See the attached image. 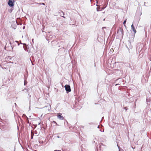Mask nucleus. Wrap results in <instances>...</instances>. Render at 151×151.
<instances>
[{
	"label": "nucleus",
	"mask_w": 151,
	"mask_h": 151,
	"mask_svg": "<svg viewBox=\"0 0 151 151\" xmlns=\"http://www.w3.org/2000/svg\"><path fill=\"white\" fill-rule=\"evenodd\" d=\"M145 2H144V5H145Z\"/></svg>",
	"instance_id": "obj_48"
},
{
	"label": "nucleus",
	"mask_w": 151,
	"mask_h": 151,
	"mask_svg": "<svg viewBox=\"0 0 151 151\" xmlns=\"http://www.w3.org/2000/svg\"><path fill=\"white\" fill-rule=\"evenodd\" d=\"M61 134L60 133H57L56 135V137L58 138H62L61 136H60L59 135Z\"/></svg>",
	"instance_id": "obj_19"
},
{
	"label": "nucleus",
	"mask_w": 151,
	"mask_h": 151,
	"mask_svg": "<svg viewBox=\"0 0 151 151\" xmlns=\"http://www.w3.org/2000/svg\"><path fill=\"white\" fill-rule=\"evenodd\" d=\"M14 151H15V147H14Z\"/></svg>",
	"instance_id": "obj_41"
},
{
	"label": "nucleus",
	"mask_w": 151,
	"mask_h": 151,
	"mask_svg": "<svg viewBox=\"0 0 151 151\" xmlns=\"http://www.w3.org/2000/svg\"><path fill=\"white\" fill-rule=\"evenodd\" d=\"M35 4H38V5H43L45 6V4L44 3H35Z\"/></svg>",
	"instance_id": "obj_16"
},
{
	"label": "nucleus",
	"mask_w": 151,
	"mask_h": 151,
	"mask_svg": "<svg viewBox=\"0 0 151 151\" xmlns=\"http://www.w3.org/2000/svg\"><path fill=\"white\" fill-rule=\"evenodd\" d=\"M53 123L55 124H57V123L55 121H53Z\"/></svg>",
	"instance_id": "obj_28"
},
{
	"label": "nucleus",
	"mask_w": 151,
	"mask_h": 151,
	"mask_svg": "<svg viewBox=\"0 0 151 151\" xmlns=\"http://www.w3.org/2000/svg\"><path fill=\"white\" fill-rule=\"evenodd\" d=\"M101 146H104V145L102 143H100L99 144V149H101Z\"/></svg>",
	"instance_id": "obj_20"
},
{
	"label": "nucleus",
	"mask_w": 151,
	"mask_h": 151,
	"mask_svg": "<svg viewBox=\"0 0 151 151\" xmlns=\"http://www.w3.org/2000/svg\"><path fill=\"white\" fill-rule=\"evenodd\" d=\"M119 84H116L115 85V86H117V85H119Z\"/></svg>",
	"instance_id": "obj_33"
},
{
	"label": "nucleus",
	"mask_w": 151,
	"mask_h": 151,
	"mask_svg": "<svg viewBox=\"0 0 151 151\" xmlns=\"http://www.w3.org/2000/svg\"><path fill=\"white\" fill-rule=\"evenodd\" d=\"M96 138L93 139V143H95L96 144H97V142H96Z\"/></svg>",
	"instance_id": "obj_22"
},
{
	"label": "nucleus",
	"mask_w": 151,
	"mask_h": 151,
	"mask_svg": "<svg viewBox=\"0 0 151 151\" xmlns=\"http://www.w3.org/2000/svg\"><path fill=\"white\" fill-rule=\"evenodd\" d=\"M116 72L117 73H119V75L122 76L123 74V71L122 70H121L118 69Z\"/></svg>",
	"instance_id": "obj_11"
},
{
	"label": "nucleus",
	"mask_w": 151,
	"mask_h": 151,
	"mask_svg": "<svg viewBox=\"0 0 151 151\" xmlns=\"http://www.w3.org/2000/svg\"><path fill=\"white\" fill-rule=\"evenodd\" d=\"M33 135H31V139H32L33 138Z\"/></svg>",
	"instance_id": "obj_31"
},
{
	"label": "nucleus",
	"mask_w": 151,
	"mask_h": 151,
	"mask_svg": "<svg viewBox=\"0 0 151 151\" xmlns=\"http://www.w3.org/2000/svg\"><path fill=\"white\" fill-rule=\"evenodd\" d=\"M143 46V45L140 43H138L136 47L137 50L138 52H140L142 49V47Z\"/></svg>",
	"instance_id": "obj_5"
},
{
	"label": "nucleus",
	"mask_w": 151,
	"mask_h": 151,
	"mask_svg": "<svg viewBox=\"0 0 151 151\" xmlns=\"http://www.w3.org/2000/svg\"><path fill=\"white\" fill-rule=\"evenodd\" d=\"M96 149H97V151H98V147H97V146H96Z\"/></svg>",
	"instance_id": "obj_35"
},
{
	"label": "nucleus",
	"mask_w": 151,
	"mask_h": 151,
	"mask_svg": "<svg viewBox=\"0 0 151 151\" xmlns=\"http://www.w3.org/2000/svg\"><path fill=\"white\" fill-rule=\"evenodd\" d=\"M1 120L2 121H1V122L2 123V124H1V125L2 126L5 125V121L4 120Z\"/></svg>",
	"instance_id": "obj_18"
},
{
	"label": "nucleus",
	"mask_w": 151,
	"mask_h": 151,
	"mask_svg": "<svg viewBox=\"0 0 151 151\" xmlns=\"http://www.w3.org/2000/svg\"><path fill=\"white\" fill-rule=\"evenodd\" d=\"M24 26L23 27V29H24Z\"/></svg>",
	"instance_id": "obj_47"
},
{
	"label": "nucleus",
	"mask_w": 151,
	"mask_h": 151,
	"mask_svg": "<svg viewBox=\"0 0 151 151\" xmlns=\"http://www.w3.org/2000/svg\"><path fill=\"white\" fill-rule=\"evenodd\" d=\"M100 131L101 132H102V131H101V130H100Z\"/></svg>",
	"instance_id": "obj_53"
},
{
	"label": "nucleus",
	"mask_w": 151,
	"mask_h": 151,
	"mask_svg": "<svg viewBox=\"0 0 151 151\" xmlns=\"http://www.w3.org/2000/svg\"><path fill=\"white\" fill-rule=\"evenodd\" d=\"M30 60H31V59H30ZM30 60L31 61V62H32V65H34V64L32 62V61L31 60Z\"/></svg>",
	"instance_id": "obj_34"
},
{
	"label": "nucleus",
	"mask_w": 151,
	"mask_h": 151,
	"mask_svg": "<svg viewBox=\"0 0 151 151\" xmlns=\"http://www.w3.org/2000/svg\"><path fill=\"white\" fill-rule=\"evenodd\" d=\"M58 47H64L63 42L61 41L60 42L58 45Z\"/></svg>",
	"instance_id": "obj_12"
},
{
	"label": "nucleus",
	"mask_w": 151,
	"mask_h": 151,
	"mask_svg": "<svg viewBox=\"0 0 151 151\" xmlns=\"http://www.w3.org/2000/svg\"><path fill=\"white\" fill-rule=\"evenodd\" d=\"M123 109L126 110L125 111H126L128 109L127 107H124Z\"/></svg>",
	"instance_id": "obj_24"
},
{
	"label": "nucleus",
	"mask_w": 151,
	"mask_h": 151,
	"mask_svg": "<svg viewBox=\"0 0 151 151\" xmlns=\"http://www.w3.org/2000/svg\"><path fill=\"white\" fill-rule=\"evenodd\" d=\"M9 59H11V58H10V57H9Z\"/></svg>",
	"instance_id": "obj_42"
},
{
	"label": "nucleus",
	"mask_w": 151,
	"mask_h": 151,
	"mask_svg": "<svg viewBox=\"0 0 151 151\" xmlns=\"http://www.w3.org/2000/svg\"><path fill=\"white\" fill-rule=\"evenodd\" d=\"M4 49H5V47H4Z\"/></svg>",
	"instance_id": "obj_51"
},
{
	"label": "nucleus",
	"mask_w": 151,
	"mask_h": 151,
	"mask_svg": "<svg viewBox=\"0 0 151 151\" xmlns=\"http://www.w3.org/2000/svg\"><path fill=\"white\" fill-rule=\"evenodd\" d=\"M52 45L53 47H54L56 46L59 44V43L56 41H53L52 42Z\"/></svg>",
	"instance_id": "obj_9"
},
{
	"label": "nucleus",
	"mask_w": 151,
	"mask_h": 151,
	"mask_svg": "<svg viewBox=\"0 0 151 151\" xmlns=\"http://www.w3.org/2000/svg\"><path fill=\"white\" fill-rule=\"evenodd\" d=\"M119 151H120L119 150Z\"/></svg>",
	"instance_id": "obj_54"
},
{
	"label": "nucleus",
	"mask_w": 151,
	"mask_h": 151,
	"mask_svg": "<svg viewBox=\"0 0 151 151\" xmlns=\"http://www.w3.org/2000/svg\"><path fill=\"white\" fill-rule=\"evenodd\" d=\"M98 127V128H99V126H98V127Z\"/></svg>",
	"instance_id": "obj_46"
},
{
	"label": "nucleus",
	"mask_w": 151,
	"mask_h": 151,
	"mask_svg": "<svg viewBox=\"0 0 151 151\" xmlns=\"http://www.w3.org/2000/svg\"><path fill=\"white\" fill-rule=\"evenodd\" d=\"M21 44L23 45V48L24 49V50L26 51V52H28V48L27 47V45L25 43H22V42L20 43Z\"/></svg>",
	"instance_id": "obj_8"
},
{
	"label": "nucleus",
	"mask_w": 151,
	"mask_h": 151,
	"mask_svg": "<svg viewBox=\"0 0 151 151\" xmlns=\"http://www.w3.org/2000/svg\"><path fill=\"white\" fill-rule=\"evenodd\" d=\"M15 42L17 43H18V41L17 40L15 41Z\"/></svg>",
	"instance_id": "obj_32"
},
{
	"label": "nucleus",
	"mask_w": 151,
	"mask_h": 151,
	"mask_svg": "<svg viewBox=\"0 0 151 151\" xmlns=\"http://www.w3.org/2000/svg\"><path fill=\"white\" fill-rule=\"evenodd\" d=\"M14 9V7H11V8L10 9H9L8 10V12H9L11 13Z\"/></svg>",
	"instance_id": "obj_17"
},
{
	"label": "nucleus",
	"mask_w": 151,
	"mask_h": 151,
	"mask_svg": "<svg viewBox=\"0 0 151 151\" xmlns=\"http://www.w3.org/2000/svg\"><path fill=\"white\" fill-rule=\"evenodd\" d=\"M9 44H10V45H11V46L12 47V43H11V42L10 40H9Z\"/></svg>",
	"instance_id": "obj_26"
},
{
	"label": "nucleus",
	"mask_w": 151,
	"mask_h": 151,
	"mask_svg": "<svg viewBox=\"0 0 151 151\" xmlns=\"http://www.w3.org/2000/svg\"><path fill=\"white\" fill-rule=\"evenodd\" d=\"M61 13H62V14H61V15H62V14L63 15H64V13H63V12L62 11H61ZM61 16H62V17H63V16H62V15H61Z\"/></svg>",
	"instance_id": "obj_27"
},
{
	"label": "nucleus",
	"mask_w": 151,
	"mask_h": 151,
	"mask_svg": "<svg viewBox=\"0 0 151 151\" xmlns=\"http://www.w3.org/2000/svg\"><path fill=\"white\" fill-rule=\"evenodd\" d=\"M87 40V38H86V40H85V41H86V40Z\"/></svg>",
	"instance_id": "obj_44"
},
{
	"label": "nucleus",
	"mask_w": 151,
	"mask_h": 151,
	"mask_svg": "<svg viewBox=\"0 0 151 151\" xmlns=\"http://www.w3.org/2000/svg\"><path fill=\"white\" fill-rule=\"evenodd\" d=\"M56 124L57 126H59V124H58L57 123V124Z\"/></svg>",
	"instance_id": "obj_38"
},
{
	"label": "nucleus",
	"mask_w": 151,
	"mask_h": 151,
	"mask_svg": "<svg viewBox=\"0 0 151 151\" xmlns=\"http://www.w3.org/2000/svg\"><path fill=\"white\" fill-rule=\"evenodd\" d=\"M26 92H27L28 93V95H29V98H30L31 97V95L29 93V91H28V90H27L26 91Z\"/></svg>",
	"instance_id": "obj_23"
},
{
	"label": "nucleus",
	"mask_w": 151,
	"mask_h": 151,
	"mask_svg": "<svg viewBox=\"0 0 151 151\" xmlns=\"http://www.w3.org/2000/svg\"><path fill=\"white\" fill-rule=\"evenodd\" d=\"M65 90L67 93H68L71 91L70 86L69 85L67 84L65 86Z\"/></svg>",
	"instance_id": "obj_6"
},
{
	"label": "nucleus",
	"mask_w": 151,
	"mask_h": 151,
	"mask_svg": "<svg viewBox=\"0 0 151 151\" xmlns=\"http://www.w3.org/2000/svg\"><path fill=\"white\" fill-rule=\"evenodd\" d=\"M146 100L147 101V99H146Z\"/></svg>",
	"instance_id": "obj_52"
},
{
	"label": "nucleus",
	"mask_w": 151,
	"mask_h": 151,
	"mask_svg": "<svg viewBox=\"0 0 151 151\" xmlns=\"http://www.w3.org/2000/svg\"><path fill=\"white\" fill-rule=\"evenodd\" d=\"M117 34H118V35L119 36V37H122L124 35L123 31L121 27H119L118 29Z\"/></svg>",
	"instance_id": "obj_1"
},
{
	"label": "nucleus",
	"mask_w": 151,
	"mask_h": 151,
	"mask_svg": "<svg viewBox=\"0 0 151 151\" xmlns=\"http://www.w3.org/2000/svg\"><path fill=\"white\" fill-rule=\"evenodd\" d=\"M96 5L97 6V7L96 8V10L97 11H102L106 7V6L102 7H101L100 6L98 7L97 5Z\"/></svg>",
	"instance_id": "obj_10"
},
{
	"label": "nucleus",
	"mask_w": 151,
	"mask_h": 151,
	"mask_svg": "<svg viewBox=\"0 0 151 151\" xmlns=\"http://www.w3.org/2000/svg\"><path fill=\"white\" fill-rule=\"evenodd\" d=\"M22 116L25 117L26 118V122L27 123H29V121L28 119V118L27 117L26 115L25 114H23Z\"/></svg>",
	"instance_id": "obj_15"
},
{
	"label": "nucleus",
	"mask_w": 151,
	"mask_h": 151,
	"mask_svg": "<svg viewBox=\"0 0 151 151\" xmlns=\"http://www.w3.org/2000/svg\"><path fill=\"white\" fill-rule=\"evenodd\" d=\"M58 117L60 120H63V116L61 115V114L60 113H59V114L57 116Z\"/></svg>",
	"instance_id": "obj_14"
},
{
	"label": "nucleus",
	"mask_w": 151,
	"mask_h": 151,
	"mask_svg": "<svg viewBox=\"0 0 151 151\" xmlns=\"http://www.w3.org/2000/svg\"><path fill=\"white\" fill-rule=\"evenodd\" d=\"M131 28L134 33V34L136 32V30L135 29L134 26L133 25V23L131 25Z\"/></svg>",
	"instance_id": "obj_13"
},
{
	"label": "nucleus",
	"mask_w": 151,
	"mask_h": 151,
	"mask_svg": "<svg viewBox=\"0 0 151 151\" xmlns=\"http://www.w3.org/2000/svg\"><path fill=\"white\" fill-rule=\"evenodd\" d=\"M40 124V123H38V124Z\"/></svg>",
	"instance_id": "obj_49"
},
{
	"label": "nucleus",
	"mask_w": 151,
	"mask_h": 151,
	"mask_svg": "<svg viewBox=\"0 0 151 151\" xmlns=\"http://www.w3.org/2000/svg\"><path fill=\"white\" fill-rule=\"evenodd\" d=\"M127 22V19H126L123 22V24L124 25V26H125L126 27V26L125 25V24H126V22Z\"/></svg>",
	"instance_id": "obj_21"
},
{
	"label": "nucleus",
	"mask_w": 151,
	"mask_h": 151,
	"mask_svg": "<svg viewBox=\"0 0 151 151\" xmlns=\"http://www.w3.org/2000/svg\"><path fill=\"white\" fill-rule=\"evenodd\" d=\"M14 104H15V105H16V103H14Z\"/></svg>",
	"instance_id": "obj_45"
},
{
	"label": "nucleus",
	"mask_w": 151,
	"mask_h": 151,
	"mask_svg": "<svg viewBox=\"0 0 151 151\" xmlns=\"http://www.w3.org/2000/svg\"><path fill=\"white\" fill-rule=\"evenodd\" d=\"M33 40H34V39H32V42L33 43H34V42H33Z\"/></svg>",
	"instance_id": "obj_40"
},
{
	"label": "nucleus",
	"mask_w": 151,
	"mask_h": 151,
	"mask_svg": "<svg viewBox=\"0 0 151 151\" xmlns=\"http://www.w3.org/2000/svg\"><path fill=\"white\" fill-rule=\"evenodd\" d=\"M27 81H25V80H24V86H25L26 84H27Z\"/></svg>",
	"instance_id": "obj_25"
},
{
	"label": "nucleus",
	"mask_w": 151,
	"mask_h": 151,
	"mask_svg": "<svg viewBox=\"0 0 151 151\" xmlns=\"http://www.w3.org/2000/svg\"><path fill=\"white\" fill-rule=\"evenodd\" d=\"M13 29H16V28L14 27V28H13Z\"/></svg>",
	"instance_id": "obj_43"
},
{
	"label": "nucleus",
	"mask_w": 151,
	"mask_h": 151,
	"mask_svg": "<svg viewBox=\"0 0 151 151\" xmlns=\"http://www.w3.org/2000/svg\"><path fill=\"white\" fill-rule=\"evenodd\" d=\"M131 43L132 42H128L127 45H126L127 48L128 49L129 51L130 49H132V46L131 45Z\"/></svg>",
	"instance_id": "obj_7"
},
{
	"label": "nucleus",
	"mask_w": 151,
	"mask_h": 151,
	"mask_svg": "<svg viewBox=\"0 0 151 151\" xmlns=\"http://www.w3.org/2000/svg\"><path fill=\"white\" fill-rule=\"evenodd\" d=\"M54 151H61L60 150H54Z\"/></svg>",
	"instance_id": "obj_30"
},
{
	"label": "nucleus",
	"mask_w": 151,
	"mask_h": 151,
	"mask_svg": "<svg viewBox=\"0 0 151 151\" xmlns=\"http://www.w3.org/2000/svg\"><path fill=\"white\" fill-rule=\"evenodd\" d=\"M12 51H13V47L12 46Z\"/></svg>",
	"instance_id": "obj_37"
},
{
	"label": "nucleus",
	"mask_w": 151,
	"mask_h": 151,
	"mask_svg": "<svg viewBox=\"0 0 151 151\" xmlns=\"http://www.w3.org/2000/svg\"><path fill=\"white\" fill-rule=\"evenodd\" d=\"M65 50L66 49L64 47H61L58 49V54L59 55L63 54L65 52Z\"/></svg>",
	"instance_id": "obj_2"
},
{
	"label": "nucleus",
	"mask_w": 151,
	"mask_h": 151,
	"mask_svg": "<svg viewBox=\"0 0 151 151\" xmlns=\"http://www.w3.org/2000/svg\"><path fill=\"white\" fill-rule=\"evenodd\" d=\"M135 34L130 35L129 37L128 42H133L134 41V38Z\"/></svg>",
	"instance_id": "obj_4"
},
{
	"label": "nucleus",
	"mask_w": 151,
	"mask_h": 151,
	"mask_svg": "<svg viewBox=\"0 0 151 151\" xmlns=\"http://www.w3.org/2000/svg\"><path fill=\"white\" fill-rule=\"evenodd\" d=\"M15 1L14 0H9L7 4L11 7H14Z\"/></svg>",
	"instance_id": "obj_3"
},
{
	"label": "nucleus",
	"mask_w": 151,
	"mask_h": 151,
	"mask_svg": "<svg viewBox=\"0 0 151 151\" xmlns=\"http://www.w3.org/2000/svg\"><path fill=\"white\" fill-rule=\"evenodd\" d=\"M104 118V117H102V119L101 120H102Z\"/></svg>",
	"instance_id": "obj_39"
},
{
	"label": "nucleus",
	"mask_w": 151,
	"mask_h": 151,
	"mask_svg": "<svg viewBox=\"0 0 151 151\" xmlns=\"http://www.w3.org/2000/svg\"><path fill=\"white\" fill-rule=\"evenodd\" d=\"M17 44H18L17 45L18 46H19L20 44L19 43V42H18V43H17Z\"/></svg>",
	"instance_id": "obj_36"
},
{
	"label": "nucleus",
	"mask_w": 151,
	"mask_h": 151,
	"mask_svg": "<svg viewBox=\"0 0 151 151\" xmlns=\"http://www.w3.org/2000/svg\"><path fill=\"white\" fill-rule=\"evenodd\" d=\"M64 103L65 104V105H66L67 103V101H64Z\"/></svg>",
	"instance_id": "obj_29"
},
{
	"label": "nucleus",
	"mask_w": 151,
	"mask_h": 151,
	"mask_svg": "<svg viewBox=\"0 0 151 151\" xmlns=\"http://www.w3.org/2000/svg\"><path fill=\"white\" fill-rule=\"evenodd\" d=\"M105 19H104V20H105Z\"/></svg>",
	"instance_id": "obj_50"
}]
</instances>
